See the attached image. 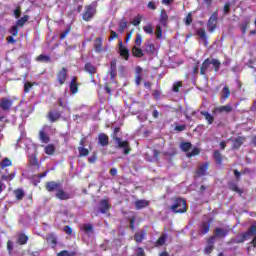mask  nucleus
<instances>
[{"instance_id":"20","label":"nucleus","mask_w":256,"mask_h":256,"mask_svg":"<svg viewBox=\"0 0 256 256\" xmlns=\"http://www.w3.org/2000/svg\"><path fill=\"white\" fill-rule=\"evenodd\" d=\"M251 235H256V226L255 225H252L250 227L249 231L243 234L244 241H247V239H249V237H251Z\"/></svg>"},{"instance_id":"8","label":"nucleus","mask_w":256,"mask_h":256,"mask_svg":"<svg viewBox=\"0 0 256 256\" xmlns=\"http://www.w3.org/2000/svg\"><path fill=\"white\" fill-rule=\"evenodd\" d=\"M67 70L66 68H62L58 75H57V81L59 85H65V81H67Z\"/></svg>"},{"instance_id":"32","label":"nucleus","mask_w":256,"mask_h":256,"mask_svg":"<svg viewBox=\"0 0 256 256\" xmlns=\"http://www.w3.org/2000/svg\"><path fill=\"white\" fill-rule=\"evenodd\" d=\"M167 241V235L163 234L156 242V247H163V244Z\"/></svg>"},{"instance_id":"54","label":"nucleus","mask_w":256,"mask_h":256,"mask_svg":"<svg viewBox=\"0 0 256 256\" xmlns=\"http://www.w3.org/2000/svg\"><path fill=\"white\" fill-rule=\"evenodd\" d=\"M195 155H199V148H194L191 152L187 154V157H195Z\"/></svg>"},{"instance_id":"57","label":"nucleus","mask_w":256,"mask_h":256,"mask_svg":"<svg viewBox=\"0 0 256 256\" xmlns=\"http://www.w3.org/2000/svg\"><path fill=\"white\" fill-rule=\"evenodd\" d=\"M229 11H231V3L227 2L224 5V14L227 15L229 13Z\"/></svg>"},{"instance_id":"41","label":"nucleus","mask_w":256,"mask_h":256,"mask_svg":"<svg viewBox=\"0 0 256 256\" xmlns=\"http://www.w3.org/2000/svg\"><path fill=\"white\" fill-rule=\"evenodd\" d=\"M198 37H200V39H203L205 41V39H207V33L205 32V29L200 28L197 31Z\"/></svg>"},{"instance_id":"42","label":"nucleus","mask_w":256,"mask_h":256,"mask_svg":"<svg viewBox=\"0 0 256 256\" xmlns=\"http://www.w3.org/2000/svg\"><path fill=\"white\" fill-rule=\"evenodd\" d=\"M209 229H210L209 223L203 222L202 225H201V231H202V233H203L204 235H205L206 233H209Z\"/></svg>"},{"instance_id":"63","label":"nucleus","mask_w":256,"mask_h":256,"mask_svg":"<svg viewBox=\"0 0 256 256\" xmlns=\"http://www.w3.org/2000/svg\"><path fill=\"white\" fill-rule=\"evenodd\" d=\"M57 256H71V253H69L67 250H63L59 252Z\"/></svg>"},{"instance_id":"27","label":"nucleus","mask_w":256,"mask_h":256,"mask_svg":"<svg viewBox=\"0 0 256 256\" xmlns=\"http://www.w3.org/2000/svg\"><path fill=\"white\" fill-rule=\"evenodd\" d=\"M210 65L214 67V71H219V67H221V62L217 59L210 58Z\"/></svg>"},{"instance_id":"6","label":"nucleus","mask_w":256,"mask_h":256,"mask_svg":"<svg viewBox=\"0 0 256 256\" xmlns=\"http://www.w3.org/2000/svg\"><path fill=\"white\" fill-rule=\"evenodd\" d=\"M118 46H119L120 56L123 57L125 61H129V49H127V47L123 45V41L121 40L119 41Z\"/></svg>"},{"instance_id":"35","label":"nucleus","mask_w":256,"mask_h":256,"mask_svg":"<svg viewBox=\"0 0 256 256\" xmlns=\"http://www.w3.org/2000/svg\"><path fill=\"white\" fill-rule=\"evenodd\" d=\"M191 147H192L191 142H183L180 144V148L185 152L189 151Z\"/></svg>"},{"instance_id":"60","label":"nucleus","mask_w":256,"mask_h":256,"mask_svg":"<svg viewBox=\"0 0 256 256\" xmlns=\"http://www.w3.org/2000/svg\"><path fill=\"white\" fill-rule=\"evenodd\" d=\"M136 256H145V250L143 248H137L136 249Z\"/></svg>"},{"instance_id":"46","label":"nucleus","mask_w":256,"mask_h":256,"mask_svg":"<svg viewBox=\"0 0 256 256\" xmlns=\"http://www.w3.org/2000/svg\"><path fill=\"white\" fill-rule=\"evenodd\" d=\"M229 189H231V191H235L236 193H241V191L239 190V187H237V184L230 182L228 184Z\"/></svg>"},{"instance_id":"26","label":"nucleus","mask_w":256,"mask_h":256,"mask_svg":"<svg viewBox=\"0 0 256 256\" xmlns=\"http://www.w3.org/2000/svg\"><path fill=\"white\" fill-rule=\"evenodd\" d=\"M84 69H85V71H87V73H90V75H94V73H96V71H97L95 66H93V64H91V63L85 64Z\"/></svg>"},{"instance_id":"45","label":"nucleus","mask_w":256,"mask_h":256,"mask_svg":"<svg viewBox=\"0 0 256 256\" xmlns=\"http://www.w3.org/2000/svg\"><path fill=\"white\" fill-rule=\"evenodd\" d=\"M180 87H183V82L182 81L175 82L173 84V91H174V93H179V88Z\"/></svg>"},{"instance_id":"49","label":"nucleus","mask_w":256,"mask_h":256,"mask_svg":"<svg viewBox=\"0 0 256 256\" xmlns=\"http://www.w3.org/2000/svg\"><path fill=\"white\" fill-rule=\"evenodd\" d=\"M24 195H25V193H23V190L18 189L15 191V197L18 200L23 199Z\"/></svg>"},{"instance_id":"52","label":"nucleus","mask_w":256,"mask_h":256,"mask_svg":"<svg viewBox=\"0 0 256 256\" xmlns=\"http://www.w3.org/2000/svg\"><path fill=\"white\" fill-rule=\"evenodd\" d=\"M10 33L13 37H17V35H19V28L17 26H12Z\"/></svg>"},{"instance_id":"64","label":"nucleus","mask_w":256,"mask_h":256,"mask_svg":"<svg viewBox=\"0 0 256 256\" xmlns=\"http://www.w3.org/2000/svg\"><path fill=\"white\" fill-rule=\"evenodd\" d=\"M141 79H143L141 74H137L136 75V85H141Z\"/></svg>"},{"instance_id":"37","label":"nucleus","mask_w":256,"mask_h":256,"mask_svg":"<svg viewBox=\"0 0 256 256\" xmlns=\"http://www.w3.org/2000/svg\"><path fill=\"white\" fill-rule=\"evenodd\" d=\"M157 39H163V29L160 25L156 26V32H155Z\"/></svg>"},{"instance_id":"12","label":"nucleus","mask_w":256,"mask_h":256,"mask_svg":"<svg viewBox=\"0 0 256 256\" xmlns=\"http://www.w3.org/2000/svg\"><path fill=\"white\" fill-rule=\"evenodd\" d=\"M98 143L102 147H107V145H109V136H107L104 133L99 134V136H98Z\"/></svg>"},{"instance_id":"47","label":"nucleus","mask_w":256,"mask_h":256,"mask_svg":"<svg viewBox=\"0 0 256 256\" xmlns=\"http://www.w3.org/2000/svg\"><path fill=\"white\" fill-rule=\"evenodd\" d=\"M82 229L85 233H91V231H93V225L92 224H84Z\"/></svg>"},{"instance_id":"23","label":"nucleus","mask_w":256,"mask_h":256,"mask_svg":"<svg viewBox=\"0 0 256 256\" xmlns=\"http://www.w3.org/2000/svg\"><path fill=\"white\" fill-rule=\"evenodd\" d=\"M201 115L205 117L206 121L208 122V125H213V122L215 121V117L211 115L209 112L202 111Z\"/></svg>"},{"instance_id":"31","label":"nucleus","mask_w":256,"mask_h":256,"mask_svg":"<svg viewBox=\"0 0 256 256\" xmlns=\"http://www.w3.org/2000/svg\"><path fill=\"white\" fill-rule=\"evenodd\" d=\"M39 137H40V141H42V143H49V136L45 133L44 130L40 131Z\"/></svg>"},{"instance_id":"7","label":"nucleus","mask_w":256,"mask_h":256,"mask_svg":"<svg viewBox=\"0 0 256 256\" xmlns=\"http://www.w3.org/2000/svg\"><path fill=\"white\" fill-rule=\"evenodd\" d=\"M231 111H233V107H231V105H226L214 108L212 113L217 115V113H231Z\"/></svg>"},{"instance_id":"34","label":"nucleus","mask_w":256,"mask_h":256,"mask_svg":"<svg viewBox=\"0 0 256 256\" xmlns=\"http://www.w3.org/2000/svg\"><path fill=\"white\" fill-rule=\"evenodd\" d=\"M29 21V16H24L22 18H20L17 22H16V27H23V25H25V23H27Z\"/></svg>"},{"instance_id":"40","label":"nucleus","mask_w":256,"mask_h":256,"mask_svg":"<svg viewBox=\"0 0 256 256\" xmlns=\"http://www.w3.org/2000/svg\"><path fill=\"white\" fill-rule=\"evenodd\" d=\"M27 241H29V237H27L24 234H21L18 238V243H20V245H25V243H27Z\"/></svg>"},{"instance_id":"22","label":"nucleus","mask_w":256,"mask_h":256,"mask_svg":"<svg viewBox=\"0 0 256 256\" xmlns=\"http://www.w3.org/2000/svg\"><path fill=\"white\" fill-rule=\"evenodd\" d=\"M207 169H209L208 163H204V164L200 165L197 170V175H200V176L205 175L207 173Z\"/></svg>"},{"instance_id":"33","label":"nucleus","mask_w":256,"mask_h":256,"mask_svg":"<svg viewBox=\"0 0 256 256\" xmlns=\"http://www.w3.org/2000/svg\"><path fill=\"white\" fill-rule=\"evenodd\" d=\"M214 159H215V161H216V163L218 164V165H221V163H223V158H222V156H221V152H219V151H214Z\"/></svg>"},{"instance_id":"53","label":"nucleus","mask_w":256,"mask_h":256,"mask_svg":"<svg viewBox=\"0 0 256 256\" xmlns=\"http://www.w3.org/2000/svg\"><path fill=\"white\" fill-rule=\"evenodd\" d=\"M31 87H33V83L26 82L24 84V93H29V91H31Z\"/></svg>"},{"instance_id":"25","label":"nucleus","mask_w":256,"mask_h":256,"mask_svg":"<svg viewBox=\"0 0 256 256\" xmlns=\"http://www.w3.org/2000/svg\"><path fill=\"white\" fill-rule=\"evenodd\" d=\"M229 95H231V91L229 90V87L225 86L222 89L221 99H223V101H227V99H229Z\"/></svg>"},{"instance_id":"11","label":"nucleus","mask_w":256,"mask_h":256,"mask_svg":"<svg viewBox=\"0 0 256 256\" xmlns=\"http://www.w3.org/2000/svg\"><path fill=\"white\" fill-rule=\"evenodd\" d=\"M11 105H13V101L8 98H2L0 100V109H3L4 111H9V109H11Z\"/></svg>"},{"instance_id":"17","label":"nucleus","mask_w":256,"mask_h":256,"mask_svg":"<svg viewBox=\"0 0 256 256\" xmlns=\"http://www.w3.org/2000/svg\"><path fill=\"white\" fill-rule=\"evenodd\" d=\"M79 91V87L77 86V77H73L70 82V92L72 95H75Z\"/></svg>"},{"instance_id":"43","label":"nucleus","mask_w":256,"mask_h":256,"mask_svg":"<svg viewBox=\"0 0 256 256\" xmlns=\"http://www.w3.org/2000/svg\"><path fill=\"white\" fill-rule=\"evenodd\" d=\"M29 163H30V165H34V166L39 165V160L37 159V156H35V155L30 156Z\"/></svg>"},{"instance_id":"10","label":"nucleus","mask_w":256,"mask_h":256,"mask_svg":"<svg viewBox=\"0 0 256 256\" xmlns=\"http://www.w3.org/2000/svg\"><path fill=\"white\" fill-rule=\"evenodd\" d=\"M155 51H157L155 44L149 41L144 43V53H147V55H154Z\"/></svg>"},{"instance_id":"21","label":"nucleus","mask_w":256,"mask_h":256,"mask_svg":"<svg viewBox=\"0 0 256 256\" xmlns=\"http://www.w3.org/2000/svg\"><path fill=\"white\" fill-rule=\"evenodd\" d=\"M149 206V201L147 200H138L135 202L136 209H145V207Z\"/></svg>"},{"instance_id":"5","label":"nucleus","mask_w":256,"mask_h":256,"mask_svg":"<svg viewBox=\"0 0 256 256\" xmlns=\"http://www.w3.org/2000/svg\"><path fill=\"white\" fill-rule=\"evenodd\" d=\"M95 13H96L95 6H93V5L86 6L85 12L83 14V20L91 21V19H93V15H95Z\"/></svg>"},{"instance_id":"2","label":"nucleus","mask_w":256,"mask_h":256,"mask_svg":"<svg viewBox=\"0 0 256 256\" xmlns=\"http://www.w3.org/2000/svg\"><path fill=\"white\" fill-rule=\"evenodd\" d=\"M119 131H120L119 128L114 129L113 139L116 143V147H118L119 149H123L125 155H129V151H131V149L129 148V142H127L119 137H116V135H117V133H119Z\"/></svg>"},{"instance_id":"36","label":"nucleus","mask_w":256,"mask_h":256,"mask_svg":"<svg viewBox=\"0 0 256 256\" xmlns=\"http://www.w3.org/2000/svg\"><path fill=\"white\" fill-rule=\"evenodd\" d=\"M12 163L11 160H9V158H5L1 161L0 166L2 167V169H5V167H11Z\"/></svg>"},{"instance_id":"3","label":"nucleus","mask_w":256,"mask_h":256,"mask_svg":"<svg viewBox=\"0 0 256 256\" xmlns=\"http://www.w3.org/2000/svg\"><path fill=\"white\" fill-rule=\"evenodd\" d=\"M171 209L174 213H185L187 211V203L183 199L177 198Z\"/></svg>"},{"instance_id":"18","label":"nucleus","mask_w":256,"mask_h":256,"mask_svg":"<svg viewBox=\"0 0 256 256\" xmlns=\"http://www.w3.org/2000/svg\"><path fill=\"white\" fill-rule=\"evenodd\" d=\"M146 235H147V232H145V230L136 232V234L134 235V240L136 241V243H141L143 239H145Z\"/></svg>"},{"instance_id":"48","label":"nucleus","mask_w":256,"mask_h":256,"mask_svg":"<svg viewBox=\"0 0 256 256\" xmlns=\"http://www.w3.org/2000/svg\"><path fill=\"white\" fill-rule=\"evenodd\" d=\"M49 119H50V121H52V123L55 122L56 120L59 119V113L50 112Z\"/></svg>"},{"instance_id":"61","label":"nucleus","mask_w":256,"mask_h":256,"mask_svg":"<svg viewBox=\"0 0 256 256\" xmlns=\"http://www.w3.org/2000/svg\"><path fill=\"white\" fill-rule=\"evenodd\" d=\"M193 21L192 17H191V14H188L186 16V19H185V24L186 25H191V22Z\"/></svg>"},{"instance_id":"19","label":"nucleus","mask_w":256,"mask_h":256,"mask_svg":"<svg viewBox=\"0 0 256 256\" xmlns=\"http://www.w3.org/2000/svg\"><path fill=\"white\" fill-rule=\"evenodd\" d=\"M245 143V137H238L233 140V149H239Z\"/></svg>"},{"instance_id":"29","label":"nucleus","mask_w":256,"mask_h":256,"mask_svg":"<svg viewBox=\"0 0 256 256\" xmlns=\"http://www.w3.org/2000/svg\"><path fill=\"white\" fill-rule=\"evenodd\" d=\"M44 151L46 155H53V153H55V145L48 144L47 146H45Z\"/></svg>"},{"instance_id":"50","label":"nucleus","mask_w":256,"mask_h":256,"mask_svg":"<svg viewBox=\"0 0 256 256\" xmlns=\"http://www.w3.org/2000/svg\"><path fill=\"white\" fill-rule=\"evenodd\" d=\"M47 241H48V243H51V244H52V247H55V245H57V239H56L55 236H53V235H50V236L47 238Z\"/></svg>"},{"instance_id":"1","label":"nucleus","mask_w":256,"mask_h":256,"mask_svg":"<svg viewBox=\"0 0 256 256\" xmlns=\"http://www.w3.org/2000/svg\"><path fill=\"white\" fill-rule=\"evenodd\" d=\"M135 45L132 47V55L141 59L145 55V50L141 49V45H143V36L140 33L136 34V38L134 41Z\"/></svg>"},{"instance_id":"28","label":"nucleus","mask_w":256,"mask_h":256,"mask_svg":"<svg viewBox=\"0 0 256 256\" xmlns=\"http://www.w3.org/2000/svg\"><path fill=\"white\" fill-rule=\"evenodd\" d=\"M36 61H39L40 63H49L51 61V57L41 54L36 58Z\"/></svg>"},{"instance_id":"9","label":"nucleus","mask_w":256,"mask_h":256,"mask_svg":"<svg viewBox=\"0 0 256 256\" xmlns=\"http://www.w3.org/2000/svg\"><path fill=\"white\" fill-rule=\"evenodd\" d=\"M206 71H213V66H211V58H208L203 62L200 69L201 75H205Z\"/></svg>"},{"instance_id":"62","label":"nucleus","mask_w":256,"mask_h":256,"mask_svg":"<svg viewBox=\"0 0 256 256\" xmlns=\"http://www.w3.org/2000/svg\"><path fill=\"white\" fill-rule=\"evenodd\" d=\"M64 231H65L66 235H71L73 233V229H71V227H69V226H65Z\"/></svg>"},{"instance_id":"55","label":"nucleus","mask_w":256,"mask_h":256,"mask_svg":"<svg viewBox=\"0 0 256 256\" xmlns=\"http://www.w3.org/2000/svg\"><path fill=\"white\" fill-rule=\"evenodd\" d=\"M186 128H187V126L185 124L177 125V126H175L174 131L181 132V131H185Z\"/></svg>"},{"instance_id":"51","label":"nucleus","mask_w":256,"mask_h":256,"mask_svg":"<svg viewBox=\"0 0 256 256\" xmlns=\"http://www.w3.org/2000/svg\"><path fill=\"white\" fill-rule=\"evenodd\" d=\"M125 29H127V22H121L118 28V32L125 33Z\"/></svg>"},{"instance_id":"39","label":"nucleus","mask_w":256,"mask_h":256,"mask_svg":"<svg viewBox=\"0 0 256 256\" xmlns=\"http://www.w3.org/2000/svg\"><path fill=\"white\" fill-rule=\"evenodd\" d=\"M78 151H79L80 157H87V155H89V150L87 148L79 147Z\"/></svg>"},{"instance_id":"44","label":"nucleus","mask_w":256,"mask_h":256,"mask_svg":"<svg viewBox=\"0 0 256 256\" xmlns=\"http://www.w3.org/2000/svg\"><path fill=\"white\" fill-rule=\"evenodd\" d=\"M141 19H143V17L141 15H138L136 18L133 19L132 25H134V27H139V25H141Z\"/></svg>"},{"instance_id":"58","label":"nucleus","mask_w":256,"mask_h":256,"mask_svg":"<svg viewBox=\"0 0 256 256\" xmlns=\"http://www.w3.org/2000/svg\"><path fill=\"white\" fill-rule=\"evenodd\" d=\"M110 71H117V60H113L110 63Z\"/></svg>"},{"instance_id":"30","label":"nucleus","mask_w":256,"mask_h":256,"mask_svg":"<svg viewBox=\"0 0 256 256\" xmlns=\"http://www.w3.org/2000/svg\"><path fill=\"white\" fill-rule=\"evenodd\" d=\"M143 31L144 33H146V35H153V31H154L153 25L147 24L143 26Z\"/></svg>"},{"instance_id":"4","label":"nucleus","mask_w":256,"mask_h":256,"mask_svg":"<svg viewBox=\"0 0 256 256\" xmlns=\"http://www.w3.org/2000/svg\"><path fill=\"white\" fill-rule=\"evenodd\" d=\"M217 19H218L217 12L212 13L207 23L208 31H210V33H213V31H215L217 27Z\"/></svg>"},{"instance_id":"16","label":"nucleus","mask_w":256,"mask_h":256,"mask_svg":"<svg viewBox=\"0 0 256 256\" xmlns=\"http://www.w3.org/2000/svg\"><path fill=\"white\" fill-rule=\"evenodd\" d=\"M111 208V204H109V201L107 200H101L99 211L100 213H106Z\"/></svg>"},{"instance_id":"59","label":"nucleus","mask_w":256,"mask_h":256,"mask_svg":"<svg viewBox=\"0 0 256 256\" xmlns=\"http://www.w3.org/2000/svg\"><path fill=\"white\" fill-rule=\"evenodd\" d=\"M248 26H249V21H245L244 23H242V25H241L242 33H246Z\"/></svg>"},{"instance_id":"24","label":"nucleus","mask_w":256,"mask_h":256,"mask_svg":"<svg viewBox=\"0 0 256 256\" xmlns=\"http://www.w3.org/2000/svg\"><path fill=\"white\" fill-rule=\"evenodd\" d=\"M169 19V15H167V11L162 10L160 14V23L165 27L167 25V21Z\"/></svg>"},{"instance_id":"13","label":"nucleus","mask_w":256,"mask_h":256,"mask_svg":"<svg viewBox=\"0 0 256 256\" xmlns=\"http://www.w3.org/2000/svg\"><path fill=\"white\" fill-rule=\"evenodd\" d=\"M94 49L96 53H102L103 52V39L98 37L94 41Z\"/></svg>"},{"instance_id":"38","label":"nucleus","mask_w":256,"mask_h":256,"mask_svg":"<svg viewBox=\"0 0 256 256\" xmlns=\"http://www.w3.org/2000/svg\"><path fill=\"white\" fill-rule=\"evenodd\" d=\"M227 235V232L221 228H216L215 230V237H225Z\"/></svg>"},{"instance_id":"15","label":"nucleus","mask_w":256,"mask_h":256,"mask_svg":"<svg viewBox=\"0 0 256 256\" xmlns=\"http://www.w3.org/2000/svg\"><path fill=\"white\" fill-rule=\"evenodd\" d=\"M46 189L47 191L51 192V191H59L61 189V185L57 182H48L46 185Z\"/></svg>"},{"instance_id":"14","label":"nucleus","mask_w":256,"mask_h":256,"mask_svg":"<svg viewBox=\"0 0 256 256\" xmlns=\"http://www.w3.org/2000/svg\"><path fill=\"white\" fill-rule=\"evenodd\" d=\"M56 197L61 201H67V199H71V196L61 188L56 192Z\"/></svg>"},{"instance_id":"56","label":"nucleus","mask_w":256,"mask_h":256,"mask_svg":"<svg viewBox=\"0 0 256 256\" xmlns=\"http://www.w3.org/2000/svg\"><path fill=\"white\" fill-rule=\"evenodd\" d=\"M211 251H213V243H209L206 247H205V253L207 255H209V253H211Z\"/></svg>"}]
</instances>
